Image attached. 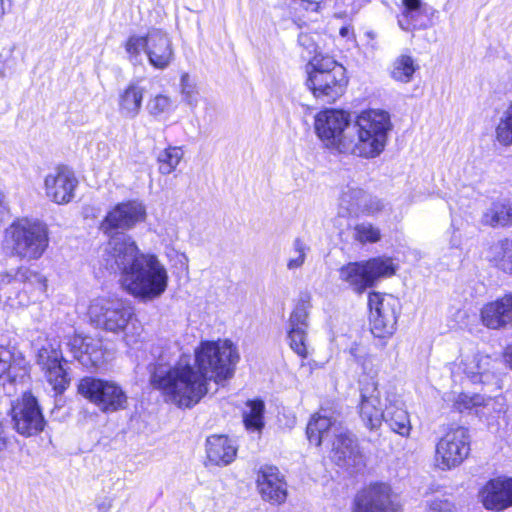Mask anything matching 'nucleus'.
Segmentation results:
<instances>
[{
  "label": "nucleus",
  "instance_id": "1",
  "mask_svg": "<svg viewBox=\"0 0 512 512\" xmlns=\"http://www.w3.org/2000/svg\"><path fill=\"white\" fill-rule=\"evenodd\" d=\"M238 361L237 348L231 341H202L195 349L193 364L183 356L171 366L166 355L160 354L150 382L162 392L166 402L192 408L208 393L211 381L223 385L233 377Z\"/></svg>",
  "mask_w": 512,
  "mask_h": 512
},
{
  "label": "nucleus",
  "instance_id": "2",
  "mask_svg": "<svg viewBox=\"0 0 512 512\" xmlns=\"http://www.w3.org/2000/svg\"><path fill=\"white\" fill-rule=\"evenodd\" d=\"M107 269L119 271L123 288L141 301L159 298L167 289L168 272L158 257L143 253L130 235L119 234L104 249Z\"/></svg>",
  "mask_w": 512,
  "mask_h": 512
},
{
  "label": "nucleus",
  "instance_id": "3",
  "mask_svg": "<svg viewBox=\"0 0 512 512\" xmlns=\"http://www.w3.org/2000/svg\"><path fill=\"white\" fill-rule=\"evenodd\" d=\"M311 444L330 446L331 459L340 467L358 468L363 465L361 454L354 436L336 418L315 414L306 428Z\"/></svg>",
  "mask_w": 512,
  "mask_h": 512
},
{
  "label": "nucleus",
  "instance_id": "4",
  "mask_svg": "<svg viewBox=\"0 0 512 512\" xmlns=\"http://www.w3.org/2000/svg\"><path fill=\"white\" fill-rule=\"evenodd\" d=\"M49 246L48 226L39 220L21 219L5 231L4 250L22 260L40 259Z\"/></svg>",
  "mask_w": 512,
  "mask_h": 512
},
{
  "label": "nucleus",
  "instance_id": "5",
  "mask_svg": "<svg viewBox=\"0 0 512 512\" xmlns=\"http://www.w3.org/2000/svg\"><path fill=\"white\" fill-rule=\"evenodd\" d=\"M90 321L100 329L114 334L123 333L127 345L137 342L140 327L133 321V308L119 298L99 297L89 305Z\"/></svg>",
  "mask_w": 512,
  "mask_h": 512
},
{
  "label": "nucleus",
  "instance_id": "6",
  "mask_svg": "<svg viewBox=\"0 0 512 512\" xmlns=\"http://www.w3.org/2000/svg\"><path fill=\"white\" fill-rule=\"evenodd\" d=\"M351 155L375 158L384 150L391 129L390 116L383 110L363 111L352 123Z\"/></svg>",
  "mask_w": 512,
  "mask_h": 512
},
{
  "label": "nucleus",
  "instance_id": "7",
  "mask_svg": "<svg viewBox=\"0 0 512 512\" xmlns=\"http://www.w3.org/2000/svg\"><path fill=\"white\" fill-rule=\"evenodd\" d=\"M46 290V278L28 267L0 273V297L11 308L26 307Z\"/></svg>",
  "mask_w": 512,
  "mask_h": 512
},
{
  "label": "nucleus",
  "instance_id": "8",
  "mask_svg": "<svg viewBox=\"0 0 512 512\" xmlns=\"http://www.w3.org/2000/svg\"><path fill=\"white\" fill-rule=\"evenodd\" d=\"M315 132L325 147L342 154H351L353 127L350 114L326 109L315 116Z\"/></svg>",
  "mask_w": 512,
  "mask_h": 512
},
{
  "label": "nucleus",
  "instance_id": "9",
  "mask_svg": "<svg viewBox=\"0 0 512 512\" xmlns=\"http://www.w3.org/2000/svg\"><path fill=\"white\" fill-rule=\"evenodd\" d=\"M396 267L391 258L375 257L367 261L351 262L339 270V277L356 293H363L383 277L395 274Z\"/></svg>",
  "mask_w": 512,
  "mask_h": 512
},
{
  "label": "nucleus",
  "instance_id": "10",
  "mask_svg": "<svg viewBox=\"0 0 512 512\" xmlns=\"http://www.w3.org/2000/svg\"><path fill=\"white\" fill-rule=\"evenodd\" d=\"M469 430L463 426L450 428L435 448V466L447 471L460 466L470 454Z\"/></svg>",
  "mask_w": 512,
  "mask_h": 512
},
{
  "label": "nucleus",
  "instance_id": "11",
  "mask_svg": "<svg viewBox=\"0 0 512 512\" xmlns=\"http://www.w3.org/2000/svg\"><path fill=\"white\" fill-rule=\"evenodd\" d=\"M78 391L105 413L125 409L128 403L124 390L113 381L85 377L80 381Z\"/></svg>",
  "mask_w": 512,
  "mask_h": 512
},
{
  "label": "nucleus",
  "instance_id": "12",
  "mask_svg": "<svg viewBox=\"0 0 512 512\" xmlns=\"http://www.w3.org/2000/svg\"><path fill=\"white\" fill-rule=\"evenodd\" d=\"M368 306L372 334L378 338L392 336L401 313L400 300L389 294L372 292L368 297Z\"/></svg>",
  "mask_w": 512,
  "mask_h": 512
},
{
  "label": "nucleus",
  "instance_id": "13",
  "mask_svg": "<svg viewBox=\"0 0 512 512\" xmlns=\"http://www.w3.org/2000/svg\"><path fill=\"white\" fill-rule=\"evenodd\" d=\"M145 207L137 201H128L117 204L110 210L100 224V230L109 237L105 249L114 237L119 234L127 235L124 230L133 228L138 222L144 220Z\"/></svg>",
  "mask_w": 512,
  "mask_h": 512
},
{
  "label": "nucleus",
  "instance_id": "14",
  "mask_svg": "<svg viewBox=\"0 0 512 512\" xmlns=\"http://www.w3.org/2000/svg\"><path fill=\"white\" fill-rule=\"evenodd\" d=\"M63 363L66 361L57 341L47 342L38 350L37 364L57 394L63 393L70 382Z\"/></svg>",
  "mask_w": 512,
  "mask_h": 512
},
{
  "label": "nucleus",
  "instance_id": "15",
  "mask_svg": "<svg viewBox=\"0 0 512 512\" xmlns=\"http://www.w3.org/2000/svg\"><path fill=\"white\" fill-rule=\"evenodd\" d=\"M12 420L16 431L27 437L40 433L45 426L37 399L31 393H25L21 401L12 406Z\"/></svg>",
  "mask_w": 512,
  "mask_h": 512
},
{
  "label": "nucleus",
  "instance_id": "16",
  "mask_svg": "<svg viewBox=\"0 0 512 512\" xmlns=\"http://www.w3.org/2000/svg\"><path fill=\"white\" fill-rule=\"evenodd\" d=\"M482 506L492 512H502L512 507V477L499 476L487 481L479 490Z\"/></svg>",
  "mask_w": 512,
  "mask_h": 512
},
{
  "label": "nucleus",
  "instance_id": "17",
  "mask_svg": "<svg viewBox=\"0 0 512 512\" xmlns=\"http://www.w3.org/2000/svg\"><path fill=\"white\" fill-rule=\"evenodd\" d=\"M347 83L345 68H336L328 74H312L307 79V85L313 95L327 103H332L342 96Z\"/></svg>",
  "mask_w": 512,
  "mask_h": 512
},
{
  "label": "nucleus",
  "instance_id": "18",
  "mask_svg": "<svg viewBox=\"0 0 512 512\" xmlns=\"http://www.w3.org/2000/svg\"><path fill=\"white\" fill-rule=\"evenodd\" d=\"M78 180L65 166L55 168L44 180L46 196L56 204H67L74 197Z\"/></svg>",
  "mask_w": 512,
  "mask_h": 512
},
{
  "label": "nucleus",
  "instance_id": "19",
  "mask_svg": "<svg viewBox=\"0 0 512 512\" xmlns=\"http://www.w3.org/2000/svg\"><path fill=\"white\" fill-rule=\"evenodd\" d=\"M391 489L385 483H374L360 490L353 501L352 512H392Z\"/></svg>",
  "mask_w": 512,
  "mask_h": 512
},
{
  "label": "nucleus",
  "instance_id": "20",
  "mask_svg": "<svg viewBox=\"0 0 512 512\" xmlns=\"http://www.w3.org/2000/svg\"><path fill=\"white\" fill-rule=\"evenodd\" d=\"M310 301L302 296L289 318L288 339L291 349L301 357L307 356L306 338L308 329Z\"/></svg>",
  "mask_w": 512,
  "mask_h": 512
},
{
  "label": "nucleus",
  "instance_id": "21",
  "mask_svg": "<svg viewBox=\"0 0 512 512\" xmlns=\"http://www.w3.org/2000/svg\"><path fill=\"white\" fill-rule=\"evenodd\" d=\"M257 489L264 501L280 505L287 498V483L275 466H262L256 479Z\"/></svg>",
  "mask_w": 512,
  "mask_h": 512
},
{
  "label": "nucleus",
  "instance_id": "22",
  "mask_svg": "<svg viewBox=\"0 0 512 512\" xmlns=\"http://www.w3.org/2000/svg\"><path fill=\"white\" fill-rule=\"evenodd\" d=\"M404 10L398 19L405 31L426 29L433 25L436 10L422 0H403Z\"/></svg>",
  "mask_w": 512,
  "mask_h": 512
},
{
  "label": "nucleus",
  "instance_id": "23",
  "mask_svg": "<svg viewBox=\"0 0 512 512\" xmlns=\"http://www.w3.org/2000/svg\"><path fill=\"white\" fill-rule=\"evenodd\" d=\"M70 350L83 366L96 368L103 363L102 342L90 336L74 335L69 342Z\"/></svg>",
  "mask_w": 512,
  "mask_h": 512
},
{
  "label": "nucleus",
  "instance_id": "24",
  "mask_svg": "<svg viewBox=\"0 0 512 512\" xmlns=\"http://www.w3.org/2000/svg\"><path fill=\"white\" fill-rule=\"evenodd\" d=\"M483 324L490 329L512 328V293H507L483 306Z\"/></svg>",
  "mask_w": 512,
  "mask_h": 512
},
{
  "label": "nucleus",
  "instance_id": "25",
  "mask_svg": "<svg viewBox=\"0 0 512 512\" xmlns=\"http://www.w3.org/2000/svg\"><path fill=\"white\" fill-rule=\"evenodd\" d=\"M360 416L370 429L378 428L382 423L384 408L380 401L377 384L372 381L362 385Z\"/></svg>",
  "mask_w": 512,
  "mask_h": 512
},
{
  "label": "nucleus",
  "instance_id": "26",
  "mask_svg": "<svg viewBox=\"0 0 512 512\" xmlns=\"http://www.w3.org/2000/svg\"><path fill=\"white\" fill-rule=\"evenodd\" d=\"M146 54L150 64L157 69H165L173 60L172 42L168 35L158 29L147 34Z\"/></svg>",
  "mask_w": 512,
  "mask_h": 512
},
{
  "label": "nucleus",
  "instance_id": "27",
  "mask_svg": "<svg viewBox=\"0 0 512 512\" xmlns=\"http://www.w3.org/2000/svg\"><path fill=\"white\" fill-rule=\"evenodd\" d=\"M382 421H384L389 428L402 437H409L412 425L408 412L404 408V404L396 396L386 398L384 407V414Z\"/></svg>",
  "mask_w": 512,
  "mask_h": 512
},
{
  "label": "nucleus",
  "instance_id": "28",
  "mask_svg": "<svg viewBox=\"0 0 512 512\" xmlns=\"http://www.w3.org/2000/svg\"><path fill=\"white\" fill-rule=\"evenodd\" d=\"M237 448L225 435H212L206 440V454L209 461L218 466L230 464L236 457Z\"/></svg>",
  "mask_w": 512,
  "mask_h": 512
},
{
  "label": "nucleus",
  "instance_id": "29",
  "mask_svg": "<svg viewBox=\"0 0 512 512\" xmlns=\"http://www.w3.org/2000/svg\"><path fill=\"white\" fill-rule=\"evenodd\" d=\"M144 89L137 84L131 83L119 95V112L127 118H134L138 115L142 100Z\"/></svg>",
  "mask_w": 512,
  "mask_h": 512
},
{
  "label": "nucleus",
  "instance_id": "30",
  "mask_svg": "<svg viewBox=\"0 0 512 512\" xmlns=\"http://www.w3.org/2000/svg\"><path fill=\"white\" fill-rule=\"evenodd\" d=\"M482 223L491 227L512 225V204L493 203L482 216Z\"/></svg>",
  "mask_w": 512,
  "mask_h": 512
},
{
  "label": "nucleus",
  "instance_id": "31",
  "mask_svg": "<svg viewBox=\"0 0 512 512\" xmlns=\"http://www.w3.org/2000/svg\"><path fill=\"white\" fill-rule=\"evenodd\" d=\"M492 261L495 265L512 274V239H503L494 244L491 248Z\"/></svg>",
  "mask_w": 512,
  "mask_h": 512
},
{
  "label": "nucleus",
  "instance_id": "32",
  "mask_svg": "<svg viewBox=\"0 0 512 512\" xmlns=\"http://www.w3.org/2000/svg\"><path fill=\"white\" fill-rule=\"evenodd\" d=\"M418 66L414 59L409 55H400L395 59L392 65L391 77L401 83H409Z\"/></svg>",
  "mask_w": 512,
  "mask_h": 512
},
{
  "label": "nucleus",
  "instance_id": "33",
  "mask_svg": "<svg viewBox=\"0 0 512 512\" xmlns=\"http://www.w3.org/2000/svg\"><path fill=\"white\" fill-rule=\"evenodd\" d=\"M184 156V152L180 147L169 146L161 151L157 156L159 163V172L163 175L171 174Z\"/></svg>",
  "mask_w": 512,
  "mask_h": 512
},
{
  "label": "nucleus",
  "instance_id": "34",
  "mask_svg": "<svg viewBox=\"0 0 512 512\" xmlns=\"http://www.w3.org/2000/svg\"><path fill=\"white\" fill-rule=\"evenodd\" d=\"M365 191L358 187L347 186L340 196V205L350 215H359Z\"/></svg>",
  "mask_w": 512,
  "mask_h": 512
},
{
  "label": "nucleus",
  "instance_id": "35",
  "mask_svg": "<svg viewBox=\"0 0 512 512\" xmlns=\"http://www.w3.org/2000/svg\"><path fill=\"white\" fill-rule=\"evenodd\" d=\"M490 358L485 357H473L469 362L463 363V371L470 377L471 381L476 383H486L489 378V374L485 368L489 364Z\"/></svg>",
  "mask_w": 512,
  "mask_h": 512
},
{
  "label": "nucleus",
  "instance_id": "36",
  "mask_svg": "<svg viewBox=\"0 0 512 512\" xmlns=\"http://www.w3.org/2000/svg\"><path fill=\"white\" fill-rule=\"evenodd\" d=\"M249 410L244 413V424L247 429L259 431L262 429L264 403L261 400H253L248 402Z\"/></svg>",
  "mask_w": 512,
  "mask_h": 512
},
{
  "label": "nucleus",
  "instance_id": "37",
  "mask_svg": "<svg viewBox=\"0 0 512 512\" xmlns=\"http://www.w3.org/2000/svg\"><path fill=\"white\" fill-rule=\"evenodd\" d=\"M308 67L311 68L308 70V76L318 73L328 74L330 71H335L336 68H344L333 57L324 55L321 52L316 53L312 57L308 63Z\"/></svg>",
  "mask_w": 512,
  "mask_h": 512
},
{
  "label": "nucleus",
  "instance_id": "38",
  "mask_svg": "<svg viewBox=\"0 0 512 512\" xmlns=\"http://www.w3.org/2000/svg\"><path fill=\"white\" fill-rule=\"evenodd\" d=\"M495 132L496 138L501 144H512V101L502 113Z\"/></svg>",
  "mask_w": 512,
  "mask_h": 512
},
{
  "label": "nucleus",
  "instance_id": "39",
  "mask_svg": "<svg viewBox=\"0 0 512 512\" xmlns=\"http://www.w3.org/2000/svg\"><path fill=\"white\" fill-rule=\"evenodd\" d=\"M353 238L361 244L376 243L381 239V231L370 222H362L355 225Z\"/></svg>",
  "mask_w": 512,
  "mask_h": 512
},
{
  "label": "nucleus",
  "instance_id": "40",
  "mask_svg": "<svg viewBox=\"0 0 512 512\" xmlns=\"http://www.w3.org/2000/svg\"><path fill=\"white\" fill-rule=\"evenodd\" d=\"M180 86L183 101L191 108H195L198 104L199 93L188 73L181 75Z\"/></svg>",
  "mask_w": 512,
  "mask_h": 512
},
{
  "label": "nucleus",
  "instance_id": "41",
  "mask_svg": "<svg viewBox=\"0 0 512 512\" xmlns=\"http://www.w3.org/2000/svg\"><path fill=\"white\" fill-rule=\"evenodd\" d=\"M11 352L3 347H0V385L5 387L6 384L12 385L16 376L12 375L11 368Z\"/></svg>",
  "mask_w": 512,
  "mask_h": 512
},
{
  "label": "nucleus",
  "instance_id": "42",
  "mask_svg": "<svg viewBox=\"0 0 512 512\" xmlns=\"http://www.w3.org/2000/svg\"><path fill=\"white\" fill-rule=\"evenodd\" d=\"M386 208L387 204L383 200L365 193L362 206L360 208V214L375 217L385 211Z\"/></svg>",
  "mask_w": 512,
  "mask_h": 512
},
{
  "label": "nucleus",
  "instance_id": "43",
  "mask_svg": "<svg viewBox=\"0 0 512 512\" xmlns=\"http://www.w3.org/2000/svg\"><path fill=\"white\" fill-rule=\"evenodd\" d=\"M147 47V35L145 37L132 35L125 43V51L129 56V60L135 63L138 60L140 52L144 50L146 52Z\"/></svg>",
  "mask_w": 512,
  "mask_h": 512
},
{
  "label": "nucleus",
  "instance_id": "44",
  "mask_svg": "<svg viewBox=\"0 0 512 512\" xmlns=\"http://www.w3.org/2000/svg\"><path fill=\"white\" fill-rule=\"evenodd\" d=\"M309 250V247L299 238H296L293 242V252L294 256H292L287 262V268L289 270H294L300 268L306 258V253Z\"/></svg>",
  "mask_w": 512,
  "mask_h": 512
},
{
  "label": "nucleus",
  "instance_id": "45",
  "mask_svg": "<svg viewBox=\"0 0 512 512\" xmlns=\"http://www.w3.org/2000/svg\"><path fill=\"white\" fill-rule=\"evenodd\" d=\"M172 101L171 99L162 94H158L151 98L147 103L148 112L153 116H158L163 113H167L171 110Z\"/></svg>",
  "mask_w": 512,
  "mask_h": 512
},
{
  "label": "nucleus",
  "instance_id": "46",
  "mask_svg": "<svg viewBox=\"0 0 512 512\" xmlns=\"http://www.w3.org/2000/svg\"><path fill=\"white\" fill-rule=\"evenodd\" d=\"M483 402L484 398L479 394L470 396L466 393H461L457 396L454 406L459 412H464L481 406Z\"/></svg>",
  "mask_w": 512,
  "mask_h": 512
},
{
  "label": "nucleus",
  "instance_id": "47",
  "mask_svg": "<svg viewBox=\"0 0 512 512\" xmlns=\"http://www.w3.org/2000/svg\"><path fill=\"white\" fill-rule=\"evenodd\" d=\"M424 512H455V505L448 499L437 498L427 503Z\"/></svg>",
  "mask_w": 512,
  "mask_h": 512
},
{
  "label": "nucleus",
  "instance_id": "48",
  "mask_svg": "<svg viewBox=\"0 0 512 512\" xmlns=\"http://www.w3.org/2000/svg\"><path fill=\"white\" fill-rule=\"evenodd\" d=\"M298 43L307 51L308 55H311L313 53L315 55L316 53H319L317 51V45L314 40V37L311 34L300 33L298 36Z\"/></svg>",
  "mask_w": 512,
  "mask_h": 512
},
{
  "label": "nucleus",
  "instance_id": "49",
  "mask_svg": "<svg viewBox=\"0 0 512 512\" xmlns=\"http://www.w3.org/2000/svg\"><path fill=\"white\" fill-rule=\"evenodd\" d=\"M98 512H109L112 507V499L110 497H103L97 501Z\"/></svg>",
  "mask_w": 512,
  "mask_h": 512
},
{
  "label": "nucleus",
  "instance_id": "50",
  "mask_svg": "<svg viewBox=\"0 0 512 512\" xmlns=\"http://www.w3.org/2000/svg\"><path fill=\"white\" fill-rule=\"evenodd\" d=\"M373 357L371 356H368L366 357L364 360H363V363H362V367H363V371L365 373H367L368 375L374 373L375 371L373 370Z\"/></svg>",
  "mask_w": 512,
  "mask_h": 512
},
{
  "label": "nucleus",
  "instance_id": "51",
  "mask_svg": "<svg viewBox=\"0 0 512 512\" xmlns=\"http://www.w3.org/2000/svg\"><path fill=\"white\" fill-rule=\"evenodd\" d=\"M10 70V66L7 61L0 55V79L6 77L7 72Z\"/></svg>",
  "mask_w": 512,
  "mask_h": 512
},
{
  "label": "nucleus",
  "instance_id": "52",
  "mask_svg": "<svg viewBox=\"0 0 512 512\" xmlns=\"http://www.w3.org/2000/svg\"><path fill=\"white\" fill-rule=\"evenodd\" d=\"M7 447V440L4 436L3 426L0 424V453Z\"/></svg>",
  "mask_w": 512,
  "mask_h": 512
},
{
  "label": "nucleus",
  "instance_id": "53",
  "mask_svg": "<svg viewBox=\"0 0 512 512\" xmlns=\"http://www.w3.org/2000/svg\"><path fill=\"white\" fill-rule=\"evenodd\" d=\"M506 363L512 369V346L508 347L504 355Z\"/></svg>",
  "mask_w": 512,
  "mask_h": 512
},
{
  "label": "nucleus",
  "instance_id": "54",
  "mask_svg": "<svg viewBox=\"0 0 512 512\" xmlns=\"http://www.w3.org/2000/svg\"><path fill=\"white\" fill-rule=\"evenodd\" d=\"M4 196L3 194L0 192V222L2 221L3 219V216L6 212V207L4 205Z\"/></svg>",
  "mask_w": 512,
  "mask_h": 512
},
{
  "label": "nucleus",
  "instance_id": "55",
  "mask_svg": "<svg viewBox=\"0 0 512 512\" xmlns=\"http://www.w3.org/2000/svg\"><path fill=\"white\" fill-rule=\"evenodd\" d=\"M349 27H342L340 29V35L346 37L349 34Z\"/></svg>",
  "mask_w": 512,
  "mask_h": 512
}]
</instances>
